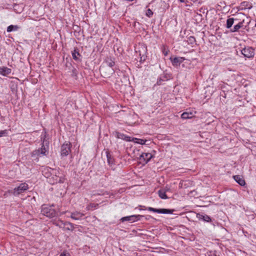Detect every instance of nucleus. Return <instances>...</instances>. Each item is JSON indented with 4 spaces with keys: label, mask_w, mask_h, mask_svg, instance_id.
Masks as SVG:
<instances>
[{
    "label": "nucleus",
    "mask_w": 256,
    "mask_h": 256,
    "mask_svg": "<svg viewBox=\"0 0 256 256\" xmlns=\"http://www.w3.org/2000/svg\"><path fill=\"white\" fill-rule=\"evenodd\" d=\"M136 52L138 54L140 58V62H144L146 58L147 48L143 44H138L136 47Z\"/></svg>",
    "instance_id": "1"
},
{
    "label": "nucleus",
    "mask_w": 256,
    "mask_h": 256,
    "mask_svg": "<svg viewBox=\"0 0 256 256\" xmlns=\"http://www.w3.org/2000/svg\"><path fill=\"white\" fill-rule=\"evenodd\" d=\"M52 173L54 174L51 178H50V182L52 184L56 183H63L65 180L64 176L56 170H51Z\"/></svg>",
    "instance_id": "2"
},
{
    "label": "nucleus",
    "mask_w": 256,
    "mask_h": 256,
    "mask_svg": "<svg viewBox=\"0 0 256 256\" xmlns=\"http://www.w3.org/2000/svg\"><path fill=\"white\" fill-rule=\"evenodd\" d=\"M41 212L42 214L48 218H53L56 216V211L51 206L46 205L42 206Z\"/></svg>",
    "instance_id": "3"
},
{
    "label": "nucleus",
    "mask_w": 256,
    "mask_h": 256,
    "mask_svg": "<svg viewBox=\"0 0 256 256\" xmlns=\"http://www.w3.org/2000/svg\"><path fill=\"white\" fill-rule=\"evenodd\" d=\"M48 142L46 140H44L41 148L37 150L34 152L33 154H36L38 156L40 154L46 156V152H48Z\"/></svg>",
    "instance_id": "4"
},
{
    "label": "nucleus",
    "mask_w": 256,
    "mask_h": 256,
    "mask_svg": "<svg viewBox=\"0 0 256 256\" xmlns=\"http://www.w3.org/2000/svg\"><path fill=\"white\" fill-rule=\"evenodd\" d=\"M28 188V184H27L22 183L18 186L14 188L13 194L14 196H18L26 191Z\"/></svg>",
    "instance_id": "5"
},
{
    "label": "nucleus",
    "mask_w": 256,
    "mask_h": 256,
    "mask_svg": "<svg viewBox=\"0 0 256 256\" xmlns=\"http://www.w3.org/2000/svg\"><path fill=\"white\" fill-rule=\"evenodd\" d=\"M242 54L244 57L251 58L254 57V50L252 47L244 48L241 50Z\"/></svg>",
    "instance_id": "6"
},
{
    "label": "nucleus",
    "mask_w": 256,
    "mask_h": 256,
    "mask_svg": "<svg viewBox=\"0 0 256 256\" xmlns=\"http://www.w3.org/2000/svg\"><path fill=\"white\" fill-rule=\"evenodd\" d=\"M148 210L149 211L153 212H157L159 214H172L174 212V210H170V209H165V208H160L157 209L155 208H153L152 207H148Z\"/></svg>",
    "instance_id": "7"
},
{
    "label": "nucleus",
    "mask_w": 256,
    "mask_h": 256,
    "mask_svg": "<svg viewBox=\"0 0 256 256\" xmlns=\"http://www.w3.org/2000/svg\"><path fill=\"white\" fill-rule=\"evenodd\" d=\"M71 144L70 142L64 143L61 148V155L62 156H66L70 152Z\"/></svg>",
    "instance_id": "8"
},
{
    "label": "nucleus",
    "mask_w": 256,
    "mask_h": 256,
    "mask_svg": "<svg viewBox=\"0 0 256 256\" xmlns=\"http://www.w3.org/2000/svg\"><path fill=\"white\" fill-rule=\"evenodd\" d=\"M142 216L141 215H132L130 216L123 217L120 219V220L122 222L125 221H130L132 222H134L136 221H137L138 220H139V218Z\"/></svg>",
    "instance_id": "9"
},
{
    "label": "nucleus",
    "mask_w": 256,
    "mask_h": 256,
    "mask_svg": "<svg viewBox=\"0 0 256 256\" xmlns=\"http://www.w3.org/2000/svg\"><path fill=\"white\" fill-rule=\"evenodd\" d=\"M152 155L150 153H142L140 155V160H144V162L145 163L148 162L152 158Z\"/></svg>",
    "instance_id": "10"
},
{
    "label": "nucleus",
    "mask_w": 256,
    "mask_h": 256,
    "mask_svg": "<svg viewBox=\"0 0 256 256\" xmlns=\"http://www.w3.org/2000/svg\"><path fill=\"white\" fill-rule=\"evenodd\" d=\"M12 72V70L6 66L0 67V74L3 76H7Z\"/></svg>",
    "instance_id": "11"
},
{
    "label": "nucleus",
    "mask_w": 256,
    "mask_h": 256,
    "mask_svg": "<svg viewBox=\"0 0 256 256\" xmlns=\"http://www.w3.org/2000/svg\"><path fill=\"white\" fill-rule=\"evenodd\" d=\"M84 216V214L78 212H74L71 213L70 217L75 220H80Z\"/></svg>",
    "instance_id": "12"
},
{
    "label": "nucleus",
    "mask_w": 256,
    "mask_h": 256,
    "mask_svg": "<svg viewBox=\"0 0 256 256\" xmlns=\"http://www.w3.org/2000/svg\"><path fill=\"white\" fill-rule=\"evenodd\" d=\"M234 180L240 186H244L246 184L245 180L242 176L236 175L234 176Z\"/></svg>",
    "instance_id": "13"
},
{
    "label": "nucleus",
    "mask_w": 256,
    "mask_h": 256,
    "mask_svg": "<svg viewBox=\"0 0 256 256\" xmlns=\"http://www.w3.org/2000/svg\"><path fill=\"white\" fill-rule=\"evenodd\" d=\"M74 226L70 222H64L62 229L64 230L73 231L74 230Z\"/></svg>",
    "instance_id": "14"
},
{
    "label": "nucleus",
    "mask_w": 256,
    "mask_h": 256,
    "mask_svg": "<svg viewBox=\"0 0 256 256\" xmlns=\"http://www.w3.org/2000/svg\"><path fill=\"white\" fill-rule=\"evenodd\" d=\"M170 60H172L173 66H178L183 62L184 58H174L173 59L170 58Z\"/></svg>",
    "instance_id": "15"
},
{
    "label": "nucleus",
    "mask_w": 256,
    "mask_h": 256,
    "mask_svg": "<svg viewBox=\"0 0 256 256\" xmlns=\"http://www.w3.org/2000/svg\"><path fill=\"white\" fill-rule=\"evenodd\" d=\"M107 161L109 165H112L114 164V158L111 155L110 153L108 150L106 151Z\"/></svg>",
    "instance_id": "16"
},
{
    "label": "nucleus",
    "mask_w": 256,
    "mask_h": 256,
    "mask_svg": "<svg viewBox=\"0 0 256 256\" xmlns=\"http://www.w3.org/2000/svg\"><path fill=\"white\" fill-rule=\"evenodd\" d=\"M243 23L244 21L240 22L237 24L235 25L233 28L230 30V32H238L240 28L243 26Z\"/></svg>",
    "instance_id": "17"
},
{
    "label": "nucleus",
    "mask_w": 256,
    "mask_h": 256,
    "mask_svg": "<svg viewBox=\"0 0 256 256\" xmlns=\"http://www.w3.org/2000/svg\"><path fill=\"white\" fill-rule=\"evenodd\" d=\"M72 58L75 60H80L79 57L80 56V53L78 52V50L77 48H75L74 51L72 52Z\"/></svg>",
    "instance_id": "18"
},
{
    "label": "nucleus",
    "mask_w": 256,
    "mask_h": 256,
    "mask_svg": "<svg viewBox=\"0 0 256 256\" xmlns=\"http://www.w3.org/2000/svg\"><path fill=\"white\" fill-rule=\"evenodd\" d=\"M165 191L162 189H160L158 191V196L162 199H167L168 197L167 196Z\"/></svg>",
    "instance_id": "19"
},
{
    "label": "nucleus",
    "mask_w": 256,
    "mask_h": 256,
    "mask_svg": "<svg viewBox=\"0 0 256 256\" xmlns=\"http://www.w3.org/2000/svg\"><path fill=\"white\" fill-rule=\"evenodd\" d=\"M193 116V114L192 112H184L181 115V118L182 119H188L191 118Z\"/></svg>",
    "instance_id": "20"
},
{
    "label": "nucleus",
    "mask_w": 256,
    "mask_h": 256,
    "mask_svg": "<svg viewBox=\"0 0 256 256\" xmlns=\"http://www.w3.org/2000/svg\"><path fill=\"white\" fill-rule=\"evenodd\" d=\"M20 27L17 25H10L7 28V32H11L13 30H17Z\"/></svg>",
    "instance_id": "21"
},
{
    "label": "nucleus",
    "mask_w": 256,
    "mask_h": 256,
    "mask_svg": "<svg viewBox=\"0 0 256 256\" xmlns=\"http://www.w3.org/2000/svg\"><path fill=\"white\" fill-rule=\"evenodd\" d=\"M53 224L57 226L62 228L64 222L62 220H55L53 222Z\"/></svg>",
    "instance_id": "22"
},
{
    "label": "nucleus",
    "mask_w": 256,
    "mask_h": 256,
    "mask_svg": "<svg viewBox=\"0 0 256 256\" xmlns=\"http://www.w3.org/2000/svg\"><path fill=\"white\" fill-rule=\"evenodd\" d=\"M234 22V18H228L226 20V27L227 28H230L232 27Z\"/></svg>",
    "instance_id": "23"
},
{
    "label": "nucleus",
    "mask_w": 256,
    "mask_h": 256,
    "mask_svg": "<svg viewBox=\"0 0 256 256\" xmlns=\"http://www.w3.org/2000/svg\"><path fill=\"white\" fill-rule=\"evenodd\" d=\"M132 141H134L135 142L140 144H146V140L137 138H134L132 139Z\"/></svg>",
    "instance_id": "24"
},
{
    "label": "nucleus",
    "mask_w": 256,
    "mask_h": 256,
    "mask_svg": "<svg viewBox=\"0 0 256 256\" xmlns=\"http://www.w3.org/2000/svg\"><path fill=\"white\" fill-rule=\"evenodd\" d=\"M200 215L199 218L200 219H202L204 221L209 222L211 221L210 218L208 215Z\"/></svg>",
    "instance_id": "25"
},
{
    "label": "nucleus",
    "mask_w": 256,
    "mask_h": 256,
    "mask_svg": "<svg viewBox=\"0 0 256 256\" xmlns=\"http://www.w3.org/2000/svg\"><path fill=\"white\" fill-rule=\"evenodd\" d=\"M106 62L108 66L110 68H112L114 65V62L108 58H107Z\"/></svg>",
    "instance_id": "26"
},
{
    "label": "nucleus",
    "mask_w": 256,
    "mask_h": 256,
    "mask_svg": "<svg viewBox=\"0 0 256 256\" xmlns=\"http://www.w3.org/2000/svg\"><path fill=\"white\" fill-rule=\"evenodd\" d=\"M116 137L118 138L124 140L125 134H122V133H120L119 132H116Z\"/></svg>",
    "instance_id": "27"
},
{
    "label": "nucleus",
    "mask_w": 256,
    "mask_h": 256,
    "mask_svg": "<svg viewBox=\"0 0 256 256\" xmlns=\"http://www.w3.org/2000/svg\"><path fill=\"white\" fill-rule=\"evenodd\" d=\"M153 15V12L150 9L147 10L146 12V16L150 18Z\"/></svg>",
    "instance_id": "28"
},
{
    "label": "nucleus",
    "mask_w": 256,
    "mask_h": 256,
    "mask_svg": "<svg viewBox=\"0 0 256 256\" xmlns=\"http://www.w3.org/2000/svg\"><path fill=\"white\" fill-rule=\"evenodd\" d=\"M188 39L189 41L191 44H192L193 42H196L195 38L194 36H190Z\"/></svg>",
    "instance_id": "29"
},
{
    "label": "nucleus",
    "mask_w": 256,
    "mask_h": 256,
    "mask_svg": "<svg viewBox=\"0 0 256 256\" xmlns=\"http://www.w3.org/2000/svg\"><path fill=\"white\" fill-rule=\"evenodd\" d=\"M124 140L128 141V142H130L132 141V140H131V138L125 135Z\"/></svg>",
    "instance_id": "30"
},
{
    "label": "nucleus",
    "mask_w": 256,
    "mask_h": 256,
    "mask_svg": "<svg viewBox=\"0 0 256 256\" xmlns=\"http://www.w3.org/2000/svg\"><path fill=\"white\" fill-rule=\"evenodd\" d=\"M162 190H164L166 192L170 191V188L168 186L164 187Z\"/></svg>",
    "instance_id": "31"
},
{
    "label": "nucleus",
    "mask_w": 256,
    "mask_h": 256,
    "mask_svg": "<svg viewBox=\"0 0 256 256\" xmlns=\"http://www.w3.org/2000/svg\"><path fill=\"white\" fill-rule=\"evenodd\" d=\"M6 133V130H2L0 131V136H2V134Z\"/></svg>",
    "instance_id": "32"
},
{
    "label": "nucleus",
    "mask_w": 256,
    "mask_h": 256,
    "mask_svg": "<svg viewBox=\"0 0 256 256\" xmlns=\"http://www.w3.org/2000/svg\"><path fill=\"white\" fill-rule=\"evenodd\" d=\"M168 50L164 49V50H163V53H164V55L166 56L168 54Z\"/></svg>",
    "instance_id": "33"
},
{
    "label": "nucleus",
    "mask_w": 256,
    "mask_h": 256,
    "mask_svg": "<svg viewBox=\"0 0 256 256\" xmlns=\"http://www.w3.org/2000/svg\"><path fill=\"white\" fill-rule=\"evenodd\" d=\"M90 206H91L92 208L94 207V208H96V206L94 204H92L90 205Z\"/></svg>",
    "instance_id": "34"
},
{
    "label": "nucleus",
    "mask_w": 256,
    "mask_h": 256,
    "mask_svg": "<svg viewBox=\"0 0 256 256\" xmlns=\"http://www.w3.org/2000/svg\"><path fill=\"white\" fill-rule=\"evenodd\" d=\"M180 2H184L186 0H179Z\"/></svg>",
    "instance_id": "35"
},
{
    "label": "nucleus",
    "mask_w": 256,
    "mask_h": 256,
    "mask_svg": "<svg viewBox=\"0 0 256 256\" xmlns=\"http://www.w3.org/2000/svg\"><path fill=\"white\" fill-rule=\"evenodd\" d=\"M60 256H66L65 254H61Z\"/></svg>",
    "instance_id": "36"
}]
</instances>
